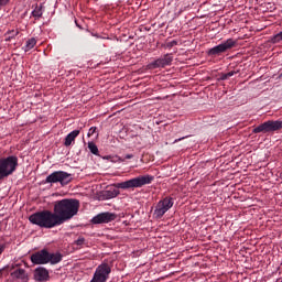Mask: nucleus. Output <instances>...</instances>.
<instances>
[{"label": "nucleus", "mask_w": 282, "mask_h": 282, "mask_svg": "<svg viewBox=\"0 0 282 282\" xmlns=\"http://www.w3.org/2000/svg\"><path fill=\"white\" fill-rule=\"evenodd\" d=\"M109 274H111V267L109 265V263L104 262V263L99 264L96 268L95 273H94L93 279L90 280V282H106V281H109Z\"/></svg>", "instance_id": "nucleus-10"}, {"label": "nucleus", "mask_w": 282, "mask_h": 282, "mask_svg": "<svg viewBox=\"0 0 282 282\" xmlns=\"http://www.w3.org/2000/svg\"><path fill=\"white\" fill-rule=\"evenodd\" d=\"M79 208L80 200L76 198H64L54 203L53 210L59 221V225L63 226L65 221H69V219H73V217L78 215Z\"/></svg>", "instance_id": "nucleus-1"}, {"label": "nucleus", "mask_w": 282, "mask_h": 282, "mask_svg": "<svg viewBox=\"0 0 282 282\" xmlns=\"http://www.w3.org/2000/svg\"><path fill=\"white\" fill-rule=\"evenodd\" d=\"M281 41H282V31L272 37V43H281Z\"/></svg>", "instance_id": "nucleus-21"}, {"label": "nucleus", "mask_w": 282, "mask_h": 282, "mask_svg": "<svg viewBox=\"0 0 282 282\" xmlns=\"http://www.w3.org/2000/svg\"><path fill=\"white\" fill-rule=\"evenodd\" d=\"M175 202L173 200V197L170 196L159 200L154 206L153 219H162V217L170 212Z\"/></svg>", "instance_id": "nucleus-6"}, {"label": "nucleus", "mask_w": 282, "mask_h": 282, "mask_svg": "<svg viewBox=\"0 0 282 282\" xmlns=\"http://www.w3.org/2000/svg\"><path fill=\"white\" fill-rule=\"evenodd\" d=\"M118 216L113 213L105 212L96 215L91 219V224H110V221H116Z\"/></svg>", "instance_id": "nucleus-12"}, {"label": "nucleus", "mask_w": 282, "mask_h": 282, "mask_svg": "<svg viewBox=\"0 0 282 282\" xmlns=\"http://www.w3.org/2000/svg\"><path fill=\"white\" fill-rule=\"evenodd\" d=\"M173 63V56L171 54H165L163 57L149 64L150 69H158L160 67H166Z\"/></svg>", "instance_id": "nucleus-13"}, {"label": "nucleus", "mask_w": 282, "mask_h": 282, "mask_svg": "<svg viewBox=\"0 0 282 282\" xmlns=\"http://www.w3.org/2000/svg\"><path fill=\"white\" fill-rule=\"evenodd\" d=\"M19 166V159L14 155H10L6 159H0V181L10 177Z\"/></svg>", "instance_id": "nucleus-5"}, {"label": "nucleus", "mask_w": 282, "mask_h": 282, "mask_svg": "<svg viewBox=\"0 0 282 282\" xmlns=\"http://www.w3.org/2000/svg\"><path fill=\"white\" fill-rule=\"evenodd\" d=\"M85 243V237H79L77 240H75V246H84Z\"/></svg>", "instance_id": "nucleus-22"}, {"label": "nucleus", "mask_w": 282, "mask_h": 282, "mask_svg": "<svg viewBox=\"0 0 282 282\" xmlns=\"http://www.w3.org/2000/svg\"><path fill=\"white\" fill-rule=\"evenodd\" d=\"M184 139H185V137L176 139L174 142H181V140H184Z\"/></svg>", "instance_id": "nucleus-30"}, {"label": "nucleus", "mask_w": 282, "mask_h": 282, "mask_svg": "<svg viewBox=\"0 0 282 282\" xmlns=\"http://www.w3.org/2000/svg\"><path fill=\"white\" fill-rule=\"evenodd\" d=\"M98 128H96V127H91L89 130H88V133H87V137L88 138H91V135H94V133H96V130H97Z\"/></svg>", "instance_id": "nucleus-23"}, {"label": "nucleus", "mask_w": 282, "mask_h": 282, "mask_svg": "<svg viewBox=\"0 0 282 282\" xmlns=\"http://www.w3.org/2000/svg\"><path fill=\"white\" fill-rule=\"evenodd\" d=\"M282 121L281 120H268L259 124L252 130V133H274L281 131Z\"/></svg>", "instance_id": "nucleus-9"}, {"label": "nucleus", "mask_w": 282, "mask_h": 282, "mask_svg": "<svg viewBox=\"0 0 282 282\" xmlns=\"http://www.w3.org/2000/svg\"><path fill=\"white\" fill-rule=\"evenodd\" d=\"M8 270L10 272V276L13 281H29L28 271L23 269L20 264H12L11 267H4L0 269V278L3 276V272Z\"/></svg>", "instance_id": "nucleus-7"}, {"label": "nucleus", "mask_w": 282, "mask_h": 282, "mask_svg": "<svg viewBox=\"0 0 282 282\" xmlns=\"http://www.w3.org/2000/svg\"><path fill=\"white\" fill-rule=\"evenodd\" d=\"M6 250V243H0V254H3Z\"/></svg>", "instance_id": "nucleus-26"}, {"label": "nucleus", "mask_w": 282, "mask_h": 282, "mask_svg": "<svg viewBox=\"0 0 282 282\" xmlns=\"http://www.w3.org/2000/svg\"><path fill=\"white\" fill-rule=\"evenodd\" d=\"M154 180L155 176L150 174L140 175L126 182L117 183L116 187L121 188L122 191H129V188H142V186L153 183Z\"/></svg>", "instance_id": "nucleus-4"}, {"label": "nucleus", "mask_w": 282, "mask_h": 282, "mask_svg": "<svg viewBox=\"0 0 282 282\" xmlns=\"http://www.w3.org/2000/svg\"><path fill=\"white\" fill-rule=\"evenodd\" d=\"M235 45H237V42L232 39H228L227 41L210 48L207 52V54H208V56H220V54L228 52V50H232V47H235Z\"/></svg>", "instance_id": "nucleus-11"}, {"label": "nucleus", "mask_w": 282, "mask_h": 282, "mask_svg": "<svg viewBox=\"0 0 282 282\" xmlns=\"http://www.w3.org/2000/svg\"><path fill=\"white\" fill-rule=\"evenodd\" d=\"M6 41H12V39H15L17 36H19V31L18 30H11V31H8L6 33Z\"/></svg>", "instance_id": "nucleus-19"}, {"label": "nucleus", "mask_w": 282, "mask_h": 282, "mask_svg": "<svg viewBox=\"0 0 282 282\" xmlns=\"http://www.w3.org/2000/svg\"><path fill=\"white\" fill-rule=\"evenodd\" d=\"M34 281L47 282L50 281V270L44 267H37L33 272Z\"/></svg>", "instance_id": "nucleus-14"}, {"label": "nucleus", "mask_w": 282, "mask_h": 282, "mask_svg": "<svg viewBox=\"0 0 282 282\" xmlns=\"http://www.w3.org/2000/svg\"><path fill=\"white\" fill-rule=\"evenodd\" d=\"M29 221L40 228H56V226H61L56 213L47 209L32 214L29 217Z\"/></svg>", "instance_id": "nucleus-2"}, {"label": "nucleus", "mask_w": 282, "mask_h": 282, "mask_svg": "<svg viewBox=\"0 0 282 282\" xmlns=\"http://www.w3.org/2000/svg\"><path fill=\"white\" fill-rule=\"evenodd\" d=\"M120 195V191L116 188H110L102 192L104 199H113Z\"/></svg>", "instance_id": "nucleus-16"}, {"label": "nucleus", "mask_w": 282, "mask_h": 282, "mask_svg": "<svg viewBox=\"0 0 282 282\" xmlns=\"http://www.w3.org/2000/svg\"><path fill=\"white\" fill-rule=\"evenodd\" d=\"M36 46V39L31 37L26 41V44L23 46V51L24 52H30V50H34V47Z\"/></svg>", "instance_id": "nucleus-17"}, {"label": "nucleus", "mask_w": 282, "mask_h": 282, "mask_svg": "<svg viewBox=\"0 0 282 282\" xmlns=\"http://www.w3.org/2000/svg\"><path fill=\"white\" fill-rule=\"evenodd\" d=\"M88 149L93 155H98V145L94 142H88Z\"/></svg>", "instance_id": "nucleus-20"}, {"label": "nucleus", "mask_w": 282, "mask_h": 282, "mask_svg": "<svg viewBox=\"0 0 282 282\" xmlns=\"http://www.w3.org/2000/svg\"><path fill=\"white\" fill-rule=\"evenodd\" d=\"M78 135H80V130H73L68 133L64 140V147H72V142H75Z\"/></svg>", "instance_id": "nucleus-15"}, {"label": "nucleus", "mask_w": 282, "mask_h": 282, "mask_svg": "<svg viewBox=\"0 0 282 282\" xmlns=\"http://www.w3.org/2000/svg\"><path fill=\"white\" fill-rule=\"evenodd\" d=\"M236 74H237V72L231 70V72L227 73V78H230V77L235 76Z\"/></svg>", "instance_id": "nucleus-27"}, {"label": "nucleus", "mask_w": 282, "mask_h": 282, "mask_svg": "<svg viewBox=\"0 0 282 282\" xmlns=\"http://www.w3.org/2000/svg\"><path fill=\"white\" fill-rule=\"evenodd\" d=\"M219 80H228V75L226 74H221L219 77Z\"/></svg>", "instance_id": "nucleus-25"}, {"label": "nucleus", "mask_w": 282, "mask_h": 282, "mask_svg": "<svg viewBox=\"0 0 282 282\" xmlns=\"http://www.w3.org/2000/svg\"><path fill=\"white\" fill-rule=\"evenodd\" d=\"M72 174L65 171H55L51 173L46 180V184H61V186H67V184L72 183Z\"/></svg>", "instance_id": "nucleus-8"}, {"label": "nucleus", "mask_w": 282, "mask_h": 282, "mask_svg": "<svg viewBox=\"0 0 282 282\" xmlns=\"http://www.w3.org/2000/svg\"><path fill=\"white\" fill-rule=\"evenodd\" d=\"M175 45H177V41H175V40L166 43V47H169V50H171L172 47H175Z\"/></svg>", "instance_id": "nucleus-24"}, {"label": "nucleus", "mask_w": 282, "mask_h": 282, "mask_svg": "<svg viewBox=\"0 0 282 282\" xmlns=\"http://www.w3.org/2000/svg\"><path fill=\"white\" fill-rule=\"evenodd\" d=\"M32 17L35 19H41L43 17V4L35 7V9L32 11Z\"/></svg>", "instance_id": "nucleus-18"}, {"label": "nucleus", "mask_w": 282, "mask_h": 282, "mask_svg": "<svg viewBox=\"0 0 282 282\" xmlns=\"http://www.w3.org/2000/svg\"><path fill=\"white\" fill-rule=\"evenodd\" d=\"M132 158H133V154H127V155L124 156V160H132Z\"/></svg>", "instance_id": "nucleus-29"}, {"label": "nucleus", "mask_w": 282, "mask_h": 282, "mask_svg": "<svg viewBox=\"0 0 282 282\" xmlns=\"http://www.w3.org/2000/svg\"><path fill=\"white\" fill-rule=\"evenodd\" d=\"M31 261L35 265H46V263H51V265H56V263H61L63 261V254L56 252L51 253L47 249H43L37 251L31 256Z\"/></svg>", "instance_id": "nucleus-3"}, {"label": "nucleus", "mask_w": 282, "mask_h": 282, "mask_svg": "<svg viewBox=\"0 0 282 282\" xmlns=\"http://www.w3.org/2000/svg\"><path fill=\"white\" fill-rule=\"evenodd\" d=\"M10 0H0V6H6Z\"/></svg>", "instance_id": "nucleus-28"}]
</instances>
